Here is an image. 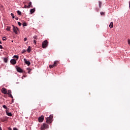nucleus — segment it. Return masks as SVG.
Instances as JSON below:
<instances>
[{
    "label": "nucleus",
    "instance_id": "f257e3e1",
    "mask_svg": "<svg viewBox=\"0 0 130 130\" xmlns=\"http://www.w3.org/2000/svg\"><path fill=\"white\" fill-rule=\"evenodd\" d=\"M53 118V115H50L49 117H47V118H46L47 123H51V122H52Z\"/></svg>",
    "mask_w": 130,
    "mask_h": 130
},
{
    "label": "nucleus",
    "instance_id": "f03ea898",
    "mask_svg": "<svg viewBox=\"0 0 130 130\" xmlns=\"http://www.w3.org/2000/svg\"><path fill=\"white\" fill-rule=\"evenodd\" d=\"M48 46V41L47 40H45L44 42H43L42 46L43 48H46L47 46Z\"/></svg>",
    "mask_w": 130,
    "mask_h": 130
},
{
    "label": "nucleus",
    "instance_id": "7ed1b4c3",
    "mask_svg": "<svg viewBox=\"0 0 130 130\" xmlns=\"http://www.w3.org/2000/svg\"><path fill=\"white\" fill-rule=\"evenodd\" d=\"M13 31L15 34H18V30H19V28L18 27L15 26V25H12Z\"/></svg>",
    "mask_w": 130,
    "mask_h": 130
},
{
    "label": "nucleus",
    "instance_id": "20e7f679",
    "mask_svg": "<svg viewBox=\"0 0 130 130\" xmlns=\"http://www.w3.org/2000/svg\"><path fill=\"white\" fill-rule=\"evenodd\" d=\"M46 128H48V125L45 123H43V125L41 126V129L44 130L46 129Z\"/></svg>",
    "mask_w": 130,
    "mask_h": 130
},
{
    "label": "nucleus",
    "instance_id": "39448f33",
    "mask_svg": "<svg viewBox=\"0 0 130 130\" xmlns=\"http://www.w3.org/2000/svg\"><path fill=\"white\" fill-rule=\"evenodd\" d=\"M57 62H58V61H55L54 62V64H53L52 65H50L49 66L50 69H52V68H54L55 67H56V66H57Z\"/></svg>",
    "mask_w": 130,
    "mask_h": 130
},
{
    "label": "nucleus",
    "instance_id": "423d86ee",
    "mask_svg": "<svg viewBox=\"0 0 130 130\" xmlns=\"http://www.w3.org/2000/svg\"><path fill=\"white\" fill-rule=\"evenodd\" d=\"M16 69L17 72H18V73H23V70H22V69H21V68H20L18 66H16Z\"/></svg>",
    "mask_w": 130,
    "mask_h": 130
},
{
    "label": "nucleus",
    "instance_id": "0eeeda50",
    "mask_svg": "<svg viewBox=\"0 0 130 130\" xmlns=\"http://www.w3.org/2000/svg\"><path fill=\"white\" fill-rule=\"evenodd\" d=\"M39 122H42L44 120V117L43 116H41L38 119Z\"/></svg>",
    "mask_w": 130,
    "mask_h": 130
},
{
    "label": "nucleus",
    "instance_id": "6e6552de",
    "mask_svg": "<svg viewBox=\"0 0 130 130\" xmlns=\"http://www.w3.org/2000/svg\"><path fill=\"white\" fill-rule=\"evenodd\" d=\"M11 63H12L13 65L16 64L17 63V60L15 59H12L10 60Z\"/></svg>",
    "mask_w": 130,
    "mask_h": 130
},
{
    "label": "nucleus",
    "instance_id": "1a4fd4ad",
    "mask_svg": "<svg viewBox=\"0 0 130 130\" xmlns=\"http://www.w3.org/2000/svg\"><path fill=\"white\" fill-rule=\"evenodd\" d=\"M24 61L25 64H27L28 66V67H29V66H30V64H31V63L30 62V61L27 60V59H26V58L24 59Z\"/></svg>",
    "mask_w": 130,
    "mask_h": 130
},
{
    "label": "nucleus",
    "instance_id": "9d476101",
    "mask_svg": "<svg viewBox=\"0 0 130 130\" xmlns=\"http://www.w3.org/2000/svg\"><path fill=\"white\" fill-rule=\"evenodd\" d=\"M8 119H9L8 117H3L2 118H1V121L4 122V121H7Z\"/></svg>",
    "mask_w": 130,
    "mask_h": 130
},
{
    "label": "nucleus",
    "instance_id": "9b49d317",
    "mask_svg": "<svg viewBox=\"0 0 130 130\" xmlns=\"http://www.w3.org/2000/svg\"><path fill=\"white\" fill-rule=\"evenodd\" d=\"M7 89H6L5 87L2 88V92L3 94H7Z\"/></svg>",
    "mask_w": 130,
    "mask_h": 130
},
{
    "label": "nucleus",
    "instance_id": "f8f14e48",
    "mask_svg": "<svg viewBox=\"0 0 130 130\" xmlns=\"http://www.w3.org/2000/svg\"><path fill=\"white\" fill-rule=\"evenodd\" d=\"M6 112L7 115H8V116H13V115L12 114V113L11 112H9V110H6Z\"/></svg>",
    "mask_w": 130,
    "mask_h": 130
},
{
    "label": "nucleus",
    "instance_id": "ddd939ff",
    "mask_svg": "<svg viewBox=\"0 0 130 130\" xmlns=\"http://www.w3.org/2000/svg\"><path fill=\"white\" fill-rule=\"evenodd\" d=\"M27 7H28V9H30V8H33V6H32V2H29Z\"/></svg>",
    "mask_w": 130,
    "mask_h": 130
},
{
    "label": "nucleus",
    "instance_id": "4468645a",
    "mask_svg": "<svg viewBox=\"0 0 130 130\" xmlns=\"http://www.w3.org/2000/svg\"><path fill=\"white\" fill-rule=\"evenodd\" d=\"M35 12V8L31 9L30 10V14H33V13H34Z\"/></svg>",
    "mask_w": 130,
    "mask_h": 130
},
{
    "label": "nucleus",
    "instance_id": "2eb2a0df",
    "mask_svg": "<svg viewBox=\"0 0 130 130\" xmlns=\"http://www.w3.org/2000/svg\"><path fill=\"white\" fill-rule=\"evenodd\" d=\"M110 28L111 29V28H113V22H111L109 25Z\"/></svg>",
    "mask_w": 130,
    "mask_h": 130
},
{
    "label": "nucleus",
    "instance_id": "dca6fc26",
    "mask_svg": "<svg viewBox=\"0 0 130 130\" xmlns=\"http://www.w3.org/2000/svg\"><path fill=\"white\" fill-rule=\"evenodd\" d=\"M27 52H30V51H31V47H30V46H28V48H27Z\"/></svg>",
    "mask_w": 130,
    "mask_h": 130
},
{
    "label": "nucleus",
    "instance_id": "f3484780",
    "mask_svg": "<svg viewBox=\"0 0 130 130\" xmlns=\"http://www.w3.org/2000/svg\"><path fill=\"white\" fill-rule=\"evenodd\" d=\"M27 70H28V74H31V71H32V69H30V68H27Z\"/></svg>",
    "mask_w": 130,
    "mask_h": 130
},
{
    "label": "nucleus",
    "instance_id": "a211bd4d",
    "mask_svg": "<svg viewBox=\"0 0 130 130\" xmlns=\"http://www.w3.org/2000/svg\"><path fill=\"white\" fill-rule=\"evenodd\" d=\"M14 58H16L15 60H18V59H19V56H18V55H14Z\"/></svg>",
    "mask_w": 130,
    "mask_h": 130
},
{
    "label": "nucleus",
    "instance_id": "6ab92c4d",
    "mask_svg": "<svg viewBox=\"0 0 130 130\" xmlns=\"http://www.w3.org/2000/svg\"><path fill=\"white\" fill-rule=\"evenodd\" d=\"M99 8H101V6H102V2L101 1H99Z\"/></svg>",
    "mask_w": 130,
    "mask_h": 130
},
{
    "label": "nucleus",
    "instance_id": "aec40b11",
    "mask_svg": "<svg viewBox=\"0 0 130 130\" xmlns=\"http://www.w3.org/2000/svg\"><path fill=\"white\" fill-rule=\"evenodd\" d=\"M7 94H8V95H10V94H12V91H11V90H8Z\"/></svg>",
    "mask_w": 130,
    "mask_h": 130
},
{
    "label": "nucleus",
    "instance_id": "412c9836",
    "mask_svg": "<svg viewBox=\"0 0 130 130\" xmlns=\"http://www.w3.org/2000/svg\"><path fill=\"white\" fill-rule=\"evenodd\" d=\"M7 31H10L11 30V27L10 26H7L6 28Z\"/></svg>",
    "mask_w": 130,
    "mask_h": 130
},
{
    "label": "nucleus",
    "instance_id": "4be33fe9",
    "mask_svg": "<svg viewBox=\"0 0 130 130\" xmlns=\"http://www.w3.org/2000/svg\"><path fill=\"white\" fill-rule=\"evenodd\" d=\"M4 61L5 62H8V58H4Z\"/></svg>",
    "mask_w": 130,
    "mask_h": 130
},
{
    "label": "nucleus",
    "instance_id": "5701e85b",
    "mask_svg": "<svg viewBox=\"0 0 130 130\" xmlns=\"http://www.w3.org/2000/svg\"><path fill=\"white\" fill-rule=\"evenodd\" d=\"M3 108H4L5 109H7V110H8V107H7V106L6 105H3Z\"/></svg>",
    "mask_w": 130,
    "mask_h": 130
},
{
    "label": "nucleus",
    "instance_id": "b1692460",
    "mask_svg": "<svg viewBox=\"0 0 130 130\" xmlns=\"http://www.w3.org/2000/svg\"><path fill=\"white\" fill-rule=\"evenodd\" d=\"M17 14H18V15H21V11L18 10V11H17Z\"/></svg>",
    "mask_w": 130,
    "mask_h": 130
},
{
    "label": "nucleus",
    "instance_id": "393cba45",
    "mask_svg": "<svg viewBox=\"0 0 130 130\" xmlns=\"http://www.w3.org/2000/svg\"><path fill=\"white\" fill-rule=\"evenodd\" d=\"M23 27H25V26H27V23L26 22L23 23Z\"/></svg>",
    "mask_w": 130,
    "mask_h": 130
},
{
    "label": "nucleus",
    "instance_id": "a878e982",
    "mask_svg": "<svg viewBox=\"0 0 130 130\" xmlns=\"http://www.w3.org/2000/svg\"><path fill=\"white\" fill-rule=\"evenodd\" d=\"M8 95H9V97H10L11 98H12L13 99V95H12V93L9 94Z\"/></svg>",
    "mask_w": 130,
    "mask_h": 130
},
{
    "label": "nucleus",
    "instance_id": "bb28decb",
    "mask_svg": "<svg viewBox=\"0 0 130 130\" xmlns=\"http://www.w3.org/2000/svg\"><path fill=\"white\" fill-rule=\"evenodd\" d=\"M24 8V9H29V7H28V6H27V5H25Z\"/></svg>",
    "mask_w": 130,
    "mask_h": 130
},
{
    "label": "nucleus",
    "instance_id": "cd10ccee",
    "mask_svg": "<svg viewBox=\"0 0 130 130\" xmlns=\"http://www.w3.org/2000/svg\"><path fill=\"white\" fill-rule=\"evenodd\" d=\"M11 16H12V19L15 18V16H14V14L11 13Z\"/></svg>",
    "mask_w": 130,
    "mask_h": 130
},
{
    "label": "nucleus",
    "instance_id": "c85d7f7f",
    "mask_svg": "<svg viewBox=\"0 0 130 130\" xmlns=\"http://www.w3.org/2000/svg\"><path fill=\"white\" fill-rule=\"evenodd\" d=\"M3 41H6V40H7V38H6V37H3Z\"/></svg>",
    "mask_w": 130,
    "mask_h": 130
},
{
    "label": "nucleus",
    "instance_id": "c756f323",
    "mask_svg": "<svg viewBox=\"0 0 130 130\" xmlns=\"http://www.w3.org/2000/svg\"><path fill=\"white\" fill-rule=\"evenodd\" d=\"M104 14H105L104 12H101V16H104Z\"/></svg>",
    "mask_w": 130,
    "mask_h": 130
},
{
    "label": "nucleus",
    "instance_id": "7c9ffc66",
    "mask_svg": "<svg viewBox=\"0 0 130 130\" xmlns=\"http://www.w3.org/2000/svg\"><path fill=\"white\" fill-rule=\"evenodd\" d=\"M18 24L19 25V26H21L22 23H21V22H18Z\"/></svg>",
    "mask_w": 130,
    "mask_h": 130
},
{
    "label": "nucleus",
    "instance_id": "2f4dec72",
    "mask_svg": "<svg viewBox=\"0 0 130 130\" xmlns=\"http://www.w3.org/2000/svg\"><path fill=\"white\" fill-rule=\"evenodd\" d=\"M26 50H23L22 51V53H25V52H26Z\"/></svg>",
    "mask_w": 130,
    "mask_h": 130
},
{
    "label": "nucleus",
    "instance_id": "473e14b6",
    "mask_svg": "<svg viewBox=\"0 0 130 130\" xmlns=\"http://www.w3.org/2000/svg\"><path fill=\"white\" fill-rule=\"evenodd\" d=\"M128 44L130 46V40H128Z\"/></svg>",
    "mask_w": 130,
    "mask_h": 130
},
{
    "label": "nucleus",
    "instance_id": "72a5a7b5",
    "mask_svg": "<svg viewBox=\"0 0 130 130\" xmlns=\"http://www.w3.org/2000/svg\"><path fill=\"white\" fill-rule=\"evenodd\" d=\"M15 20H16V21H18V20H19V18L18 17H15Z\"/></svg>",
    "mask_w": 130,
    "mask_h": 130
},
{
    "label": "nucleus",
    "instance_id": "f704fd0d",
    "mask_svg": "<svg viewBox=\"0 0 130 130\" xmlns=\"http://www.w3.org/2000/svg\"><path fill=\"white\" fill-rule=\"evenodd\" d=\"M3 46L0 45V49H3Z\"/></svg>",
    "mask_w": 130,
    "mask_h": 130
},
{
    "label": "nucleus",
    "instance_id": "c9c22d12",
    "mask_svg": "<svg viewBox=\"0 0 130 130\" xmlns=\"http://www.w3.org/2000/svg\"><path fill=\"white\" fill-rule=\"evenodd\" d=\"M13 130H18V128L17 127H14Z\"/></svg>",
    "mask_w": 130,
    "mask_h": 130
},
{
    "label": "nucleus",
    "instance_id": "e433bc0d",
    "mask_svg": "<svg viewBox=\"0 0 130 130\" xmlns=\"http://www.w3.org/2000/svg\"><path fill=\"white\" fill-rule=\"evenodd\" d=\"M24 41H27V38H25L24 39Z\"/></svg>",
    "mask_w": 130,
    "mask_h": 130
},
{
    "label": "nucleus",
    "instance_id": "4c0bfd02",
    "mask_svg": "<svg viewBox=\"0 0 130 130\" xmlns=\"http://www.w3.org/2000/svg\"><path fill=\"white\" fill-rule=\"evenodd\" d=\"M34 43L35 44H36V41L35 40H34Z\"/></svg>",
    "mask_w": 130,
    "mask_h": 130
},
{
    "label": "nucleus",
    "instance_id": "58836bf2",
    "mask_svg": "<svg viewBox=\"0 0 130 130\" xmlns=\"http://www.w3.org/2000/svg\"><path fill=\"white\" fill-rule=\"evenodd\" d=\"M8 129H9V130H12V129L11 128V127H9V128H8Z\"/></svg>",
    "mask_w": 130,
    "mask_h": 130
},
{
    "label": "nucleus",
    "instance_id": "ea45409f",
    "mask_svg": "<svg viewBox=\"0 0 130 130\" xmlns=\"http://www.w3.org/2000/svg\"><path fill=\"white\" fill-rule=\"evenodd\" d=\"M33 38H34V39H36L37 37H34Z\"/></svg>",
    "mask_w": 130,
    "mask_h": 130
},
{
    "label": "nucleus",
    "instance_id": "a19ab883",
    "mask_svg": "<svg viewBox=\"0 0 130 130\" xmlns=\"http://www.w3.org/2000/svg\"><path fill=\"white\" fill-rule=\"evenodd\" d=\"M129 8L130 9V1L129 2Z\"/></svg>",
    "mask_w": 130,
    "mask_h": 130
},
{
    "label": "nucleus",
    "instance_id": "79ce46f5",
    "mask_svg": "<svg viewBox=\"0 0 130 130\" xmlns=\"http://www.w3.org/2000/svg\"><path fill=\"white\" fill-rule=\"evenodd\" d=\"M0 130H3V129H2V127H0Z\"/></svg>",
    "mask_w": 130,
    "mask_h": 130
},
{
    "label": "nucleus",
    "instance_id": "37998d69",
    "mask_svg": "<svg viewBox=\"0 0 130 130\" xmlns=\"http://www.w3.org/2000/svg\"><path fill=\"white\" fill-rule=\"evenodd\" d=\"M0 44H2V42L0 41Z\"/></svg>",
    "mask_w": 130,
    "mask_h": 130
},
{
    "label": "nucleus",
    "instance_id": "c03bdc74",
    "mask_svg": "<svg viewBox=\"0 0 130 130\" xmlns=\"http://www.w3.org/2000/svg\"><path fill=\"white\" fill-rule=\"evenodd\" d=\"M23 77H24V78H26V76H25L24 75H23Z\"/></svg>",
    "mask_w": 130,
    "mask_h": 130
}]
</instances>
